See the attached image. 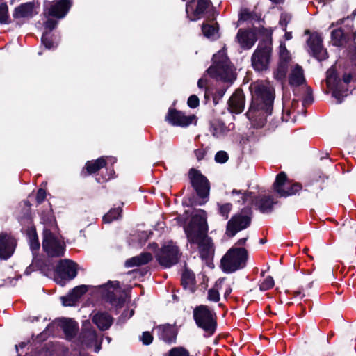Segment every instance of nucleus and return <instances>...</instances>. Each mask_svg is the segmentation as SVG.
Instances as JSON below:
<instances>
[{
    "label": "nucleus",
    "mask_w": 356,
    "mask_h": 356,
    "mask_svg": "<svg viewBox=\"0 0 356 356\" xmlns=\"http://www.w3.org/2000/svg\"><path fill=\"white\" fill-rule=\"evenodd\" d=\"M250 90L252 103L246 115L254 127H262L272 113L275 90L269 83L261 81L251 83Z\"/></svg>",
    "instance_id": "f257e3e1"
},
{
    "label": "nucleus",
    "mask_w": 356,
    "mask_h": 356,
    "mask_svg": "<svg viewBox=\"0 0 356 356\" xmlns=\"http://www.w3.org/2000/svg\"><path fill=\"white\" fill-rule=\"evenodd\" d=\"M184 230L191 248L193 245H197L202 258L209 257L213 254V244L211 239L207 236L208 226L205 211H196Z\"/></svg>",
    "instance_id": "f03ea898"
},
{
    "label": "nucleus",
    "mask_w": 356,
    "mask_h": 356,
    "mask_svg": "<svg viewBox=\"0 0 356 356\" xmlns=\"http://www.w3.org/2000/svg\"><path fill=\"white\" fill-rule=\"evenodd\" d=\"M207 72L210 76L229 85L236 79L234 67L224 49L213 56L212 65L207 69Z\"/></svg>",
    "instance_id": "7ed1b4c3"
},
{
    "label": "nucleus",
    "mask_w": 356,
    "mask_h": 356,
    "mask_svg": "<svg viewBox=\"0 0 356 356\" xmlns=\"http://www.w3.org/2000/svg\"><path fill=\"white\" fill-rule=\"evenodd\" d=\"M259 33L264 36V39L252 56V65L257 71H264L268 69L270 60L273 29L262 27Z\"/></svg>",
    "instance_id": "20e7f679"
},
{
    "label": "nucleus",
    "mask_w": 356,
    "mask_h": 356,
    "mask_svg": "<svg viewBox=\"0 0 356 356\" xmlns=\"http://www.w3.org/2000/svg\"><path fill=\"white\" fill-rule=\"evenodd\" d=\"M248 252L244 248L233 247L221 259V268L225 273H233L243 268L246 264Z\"/></svg>",
    "instance_id": "39448f33"
},
{
    "label": "nucleus",
    "mask_w": 356,
    "mask_h": 356,
    "mask_svg": "<svg viewBox=\"0 0 356 356\" xmlns=\"http://www.w3.org/2000/svg\"><path fill=\"white\" fill-rule=\"evenodd\" d=\"M214 316L215 314L206 305H200L193 311L195 323L204 330L205 337H211L216 331V322Z\"/></svg>",
    "instance_id": "423d86ee"
},
{
    "label": "nucleus",
    "mask_w": 356,
    "mask_h": 356,
    "mask_svg": "<svg viewBox=\"0 0 356 356\" xmlns=\"http://www.w3.org/2000/svg\"><path fill=\"white\" fill-rule=\"evenodd\" d=\"M181 255L177 245L172 241H168L156 252L155 257L161 266L170 268L178 262Z\"/></svg>",
    "instance_id": "0eeeda50"
},
{
    "label": "nucleus",
    "mask_w": 356,
    "mask_h": 356,
    "mask_svg": "<svg viewBox=\"0 0 356 356\" xmlns=\"http://www.w3.org/2000/svg\"><path fill=\"white\" fill-rule=\"evenodd\" d=\"M42 248L49 257H62L65 250L63 240L47 228L43 232Z\"/></svg>",
    "instance_id": "6e6552de"
},
{
    "label": "nucleus",
    "mask_w": 356,
    "mask_h": 356,
    "mask_svg": "<svg viewBox=\"0 0 356 356\" xmlns=\"http://www.w3.org/2000/svg\"><path fill=\"white\" fill-rule=\"evenodd\" d=\"M275 192L280 197H287L296 194L301 189V185L298 183L292 184L284 172H280L273 184Z\"/></svg>",
    "instance_id": "1a4fd4ad"
},
{
    "label": "nucleus",
    "mask_w": 356,
    "mask_h": 356,
    "mask_svg": "<svg viewBox=\"0 0 356 356\" xmlns=\"http://www.w3.org/2000/svg\"><path fill=\"white\" fill-rule=\"evenodd\" d=\"M210 9V0H193L186 4V12L189 20L196 21L203 17Z\"/></svg>",
    "instance_id": "9d476101"
},
{
    "label": "nucleus",
    "mask_w": 356,
    "mask_h": 356,
    "mask_svg": "<svg viewBox=\"0 0 356 356\" xmlns=\"http://www.w3.org/2000/svg\"><path fill=\"white\" fill-rule=\"evenodd\" d=\"M102 287L106 291L107 301L116 308L122 307L125 301V293L119 287V282H110Z\"/></svg>",
    "instance_id": "9b49d317"
},
{
    "label": "nucleus",
    "mask_w": 356,
    "mask_h": 356,
    "mask_svg": "<svg viewBox=\"0 0 356 356\" xmlns=\"http://www.w3.org/2000/svg\"><path fill=\"white\" fill-rule=\"evenodd\" d=\"M70 6L69 0L53 1L45 4L43 14L46 17L62 19L67 15Z\"/></svg>",
    "instance_id": "f8f14e48"
},
{
    "label": "nucleus",
    "mask_w": 356,
    "mask_h": 356,
    "mask_svg": "<svg viewBox=\"0 0 356 356\" xmlns=\"http://www.w3.org/2000/svg\"><path fill=\"white\" fill-rule=\"evenodd\" d=\"M189 177L193 187L197 195L202 198L208 197L209 194V183L207 179L199 171L191 169L189 171Z\"/></svg>",
    "instance_id": "ddd939ff"
},
{
    "label": "nucleus",
    "mask_w": 356,
    "mask_h": 356,
    "mask_svg": "<svg viewBox=\"0 0 356 356\" xmlns=\"http://www.w3.org/2000/svg\"><path fill=\"white\" fill-rule=\"evenodd\" d=\"M81 343L87 347L95 348L96 353L101 349V345L97 339L96 331L91 327L90 323L86 321L83 323L82 332L81 336Z\"/></svg>",
    "instance_id": "4468645a"
},
{
    "label": "nucleus",
    "mask_w": 356,
    "mask_h": 356,
    "mask_svg": "<svg viewBox=\"0 0 356 356\" xmlns=\"http://www.w3.org/2000/svg\"><path fill=\"white\" fill-rule=\"evenodd\" d=\"M250 218L242 213L235 215L227 222L226 234L229 237H233L236 234L249 226Z\"/></svg>",
    "instance_id": "2eb2a0df"
},
{
    "label": "nucleus",
    "mask_w": 356,
    "mask_h": 356,
    "mask_svg": "<svg viewBox=\"0 0 356 356\" xmlns=\"http://www.w3.org/2000/svg\"><path fill=\"white\" fill-rule=\"evenodd\" d=\"M40 4L36 1L21 3L17 6L13 13L15 19H29L38 13Z\"/></svg>",
    "instance_id": "dca6fc26"
},
{
    "label": "nucleus",
    "mask_w": 356,
    "mask_h": 356,
    "mask_svg": "<svg viewBox=\"0 0 356 356\" xmlns=\"http://www.w3.org/2000/svg\"><path fill=\"white\" fill-rule=\"evenodd\" d=\"M307 44L313 56L318 60H323L327 58V52L323 47L322 38L318 33H313L310 35Z\"/></svg>",
    "instance_id": "f3484780"
},
{
    "label": "nucleus",
    "mask_w": 356,
    "mask_h": 356,
    "mask_svg": "<svg viewBox=\"0 0 356 356\" xmlns=\"http://www.w3.org/2000/svg\"><path fill=\"white\" fill-rule=\"evenodd\" d=\"M194 115L186 116L182 112L169 109L165 120L173 126L187 127L192 124Z\"/></svg>",
    "instance_id": "a211bd4d"
},
{
    "label": "nucleus",
    "mask_w": 356,
    "mask_h": 356,
    "mask_svg": "<svg viewBox=\"0 0 356 356\" xmlns=\"http://www.w3.org/2000/svg\"><path fill=\"white\" fill-rule=\"evenodd\" d=\"M15 239L6 234H0V259L6 260L15 251Z\"/></svg>",
    "instance_id": "6ab92c4d"
},
{
    "label": "nucleus",
    "mask_w": 356,
    "mask_h": 356,
    "mask_svg": "<svg viewBox=\"0 0 356 356\" xmlns=\"http://www.w3.org/2000/svg\"><path fill=\"white\" fill-rule=\"evenodd\" d=\"M58 275L64 280H72L77 274V265L70 260L60 261L57 266Z\"/></svg>",
    "instance_id": "aec40b11"
},
{
    "label": "nucleus",
    "mask_w": 356,
    "mask_h": 356,
    "mask_svg": "<svg viewBox=\"0 0 356 356\" xmlns=\"http://www.w3.org/2000/svg\"><path fill=\"white\" fill-rule=\"evenodd\" d=\"M245 102V96L242 90H236L228 102L229 111L233 113H241L244 109Z\"/></svg>",
    "instance_id": "412c9836"
},
{
    "label": "nucleus",
    "mask_w": 356,
    "mask_h": 356,
    "mask_svg": "<svg viewBox=\"0 0 356 356\" xmlns=\"http://www.w3.org/2000/svg\"><path fill=\"white\" fill-rule=\"evenodd\" d=\"M237 40L243 49H250L257 41L256 33L252 31L239 29L236 35Z\"/></svg>",
    "instance_id": "4be33fe9"
},
{
    "label": "nucleus",
    "mask_w": 356,
    "mask_h": 356,
    "mask_svg": "<svg viewBox=\"0 0 356 356\" xmlns=\"http://www.w3.org/2000/svg\"><path fill=\"white\" fill-rule=\"evenodd\" d=\"M87 290V286L86 285H81L74 288L67 296L61 298L63 305L64 306H73Z\"/></svg>",
    "instance_id": "5701e85b"
},
{
    "label": "nucleus",
    "mask_w": 356,
    "mask_h": 356,
    "mask_svg": "<svg viewBox=\"0 0 356 356\" xmlns=\"http://www.w3.org/2000/svg\"><path fill=\"white\" fill-rule=\"evenodd\" d=\"M92 322L101 330H108L112 325L113 319L107 312H98L92 318Z\"/></svg>",
    "instance_id": "b1692460"
},
{
    "label": "nucleus",
    "mask_w": 356,
    "mask_h": 356,
    "mask_svg": "<svg viewBox=\"0 0 356 356\" xmlns=\"http://www.w3.org/2000/svg\"><path fill=\"white\" fill-rule=\"evenodd\" d=\"M203 35L211 40H217L220 37L218 31V25L217 22L212 19L210 21L204 22L202 26Z\"/></svg>",
    "instance_id": "393cba45"
},
{
    "label": "nucleus",
    "mask_w": 356,
    "mask_h": 356,
    "mask_svg": "<svg viewBox=\"0 0 356 356\" xmlns=\"http://www.w3.org/2000/svg\"><path fill=\"white\" fill-rule=\"evenodd\" d=\"M160 339L165 342H172L176 339L177 332L174 326L171 325H163L156 327Z\"/></svg>",
    "instance_id": "a878e982"
},
{
    "label": "nucleus",
    "mask_w": 356,
    "mask_h": 356,
    "mask_svg": "<svg viewBox=\"0 0 356 356\" xmlns=\"http://www.w3.org/2000/svg\"><path fill=\"white\" fill-rule=\"evenodd\" d=\"M275 203L271 196L261 195L255 200L256 207L263 213H270Z\"/></svg>",
    "instance_id": "bb28decb"
},
{
    "label": "nucleus",
    "mask_w": 356,
    "mask_h": 356,
    "mask_svg": "<svg viewBox=\"0 0 356 356\" xmlns=\"http://www.w3.org/2000/svg\"><path fill=\"white\" fill-rule=\"evenodd\" d=\"M304 72L301 66L296 65L291 68L289 76V84L292 86H298L305 82Z\"/></svg>",
    "instance_id": "cd10ccee"
},
{
    "label": "nucleus",
    "mask_w": 356,
    "mask_h": 356,
    "mask_svg": "<svg viewBox=\"0 0 356 356\" xmlns=\"http://www.w3.org/2000/svg\"><path fill=\"white\" fill-rule=\"evenodd\" d=\"M106 159L111 163H115L116 161V159L112 157H101L95 161H88L86 164L87 172L88 174L95 173L99 169L104 167L107 163Z\"/></svg>",
    "instance_id": "c85d7f7f"
},
{
    "label": "nucleus",
    "mask_w": 356,
    "mask_h": 356,
    "mask_svg": "<svg viewBox=\"0 0 356 356\" xmlns=\"http://www.w3.org/2000/svg\"><path fill=\"white\" fill-rule=\"evenodd\" d=\"M181 284L188 291L193 293L195 289V277L194 273L186 269L181 276Z\"/></svg>",
    "instance_id": "c756f323"
},
{
    "label": "nucleus",
    "mask_w": 356,
    "mask_h": 356,
    "mask_svg": "<svg viewBox=\"0 0 356 356\" xmlns=\"http://www.w3.org/2000/svg\"><path fill=\"white\" fill-rule=\"evenodd\" d=\"M152 256L150 253H142L138 256L134 257L131 259H127L125 262V266L127 268L138 266L140 265L147 264L149 261L152 260Z\"/></svg>",
    "instance_id": "7c9ffc66"
},
{
    "label": "nucleus",
    "mask_w": 356,
    "mask_h": 356,
    "mask_svg": "<svg viewBox=\"0 0 356 356\" xmlns=\"http://www.w3.org/2000/svg\"><path fill=\"white\" fill-rule=\"evenodd\" d=\"M229 129L220 121H213L211 123L210 131L216 138H220L226 135Z\"/></svg>",
    "instance_id": "2f4dec72"
},
{
    "label": "nucleus",
    "mask_w": 356,
    "mask_h": 356,
    "mask_svg": "<svg viewBox=\"0 0 356 356\" xmlns=\"http://www.w3.org/2000/svg\"><path fill=\"white\" fill-rule=\"evenodd\" d=\"M63 332L68 339H71L76 334L77 324L72 319H65L62 324Z\"/></svg>",
    "instance_id": "473e14b6"
},
{
    "label": "nucleus",
    "mask_w": 356,
    "mask_h": 356,
    "mask_svg": "<svg viewBox=\"0 0 356 356\" xmlns=\"http://www.w3.org/2000/svg\"><path fill=\"white\" fill-rule=\"evenodd\" d=\"M29 245L31 250L34 252L40 248V243L38 242L36 230L35 228H29L27 232Z\"/></svg>",
    "instance_id": "72a5a7b5"
},
{
    "label": "nucleus",
    "mask_w": 356,
    "mask_h": 356,
    "mask_svg": "<svg viewBox=\"0 0 356 356\" xmlns=\"http://www.w3.org/2000/svg\"><path fill=\"white\" fill-rule=\"evenodd\" d=\"M223 282L222 280H218L213 288L208 291V300L213 302H218L220 300L219 290L221 289V285Z\"/></svg>",
    "instance_id": "f704fd0d"
},
{
    "label": "nucleus",
    "mask_w": 356,
    "mask_h": 356,
    "mask_svg": "<svg viewBox=\"0 0 356 356\" xmlns=\"http://www.w3.org/2000/svg\"><path fill=\"white\" fill-rule=\"evenodd\" d=\"M333 45L340 47L345 43V37L341 29L334 30L331 33Z\"/></svg>",
    "instance_id": "c9c22d12"
},
{
    "label": "nucleus",
    "mask_w": 356,
    "mask_h": 356,
    "mask_svg": "<svg viewBox=\"0 0 356 356\" xmlns=\"http://www.w3.org/2000/svg\"><path fill=\"white\" fill-rule=\"evenodd\" d=\"M122 209L118 207L111 209L103 217V222L105 223H110L114 220L118 219L121 216Z\"/></svg>",
    "instance_id": "e433bc0d"
},
{
    "label": "nucleus",
    "mask_w": 356,
    "mask_h": 356,
    "mask_svg": "<svg viewBox=\"0 0 356 356\" xmlns=\"http://www.w3.org/2000/svg\"><path fill=\"white\" fill-rule=\"evenodd\" d=\"M287 69L288 64L284 63L283 61L279 62L276 71L274 72L275 78L280 81L284 79L286 77Z\"/></svg>",
    "instance_id": "4c0bfd02"
},
{
    "label": "nucleus",
    "mask_w": 356,
    "mask_h": 356,
    "mask_svg": "<svg viewBox=\"0 0 356 356\" xmlns=\"http://www.w3.org/2000/svg\"><path fill=\"white\" fill-rule=\"evenodd\" d=\"M8 23V6L6 3H3L0 5V24H6Z\"/></svg>",
    "instance_id": "58836bf2"
},
{
    "label": "nucleus",
    "mask_w": 356,
    "mask_h": 356,
    "mask_svg": "<svg viewBox=\"0 0 356 356\" xmlns=\"http://www.w3.org/2000/svg\"><path fill=\"white\" fill-rule=\"evenodd\" d=\"M279 55L280 62L283 61L284 63L288 64L289 61L291 59V56L289 51L286 49L284 43L282 42H280V45Z\"/></svg>",
    "instance_id": "ea45409f"
},
{
    "label": "nucleus",
    "mask_w": 356,
    "mask_h": 356,
    "mask_svg": "<svg viewBox=\"0 0 356 356\" xmlns=\"http://www.w3.org/2000/svg\"><path fill=\"white\" fill-rule=\"evenodd\" d=\"M168 356H190L189 352L183 347H175L172 348L169 353Z\"/></svg>",
    "instance_id": "a19ab883"
},
{
    "label": "nucleus",
    "mask_w": 356,
    "mask_h": 356,
    "mask_svg": "<svg viewBox=\"0 0 356 356\" xmlns=\"http://www.w3.org/2000/svg\"><path fill=\"white\" fill-rule=\"evenodd\" d=\"M274 280L272 277L268 276L259 284L261 291H267L273 288L274 286Z\"/></svg>",
    "instance_id": "79ce46f5"
},
{
    "label": "nucleus",
    "mask_w": 356,
    "mask_h": 356,
    "mask_svg": "<svg viewBox=\"0 0 356 356\" xmlns=\"http://www.w3.org/2000/svg\"><path fill=\"white\" fill-rule=\"evenodd\" d=\"M42 43L44 45L47 49H53L57 46V44H55L51 38L49 33H44L42 36Z\"/></svg>",
    "instance_id": "37998d69"
},
{
    "label": "nucleus",
    "mask_w": 356,
    "mask_h": 356,
    "mask_svg": "<svg viewBox=\"0 0 356 356\" xmlns=\"http://www.w3.org/2000/svg\"><path fill=\"white\" fill-rule=\"evenodd\" d=\"M228 159V154L225 151H219L215 155V161L219 163H225Z\"/></svg>",
    "instance_id": "c03bdc74"
},
{
    "label": "nucleus",
    "mask_w": 356,
    "mask_h": 356,
    "mask_svg": "<svg viewBox=\"0 0 356 356\" xmlns=\"http://www.w3.org/2000/svg\"><path fill=\"white\" fill-rule=\"evenodd\" d=\"M291 20V16L286 13H282L280 16L279 24L282 28L283 31H286V26Z\"/></svg>",
    "instance_id": "a18cd8bd"
},
{
    "label": "nucleus",
    "mask_w": 356,
    "mask_h": 356,
    "mask_svg": "<svg viewBox=\"0 0 356 356\" xmlns=\"http://www.w3.org/2000/svg\"><path fill=\"white\" fill-rule=\"evenodd\" d=\"M231 209H232V204L229 203H226V204L219 206L220 213L225 218H228V215H229V213L230 212Z\"/></svg>",
    "instance_id": "49530a36"
},
{
    "label": "nucleus",
    "mask_w": 356,
    "mask_h": 356,
    "mask_svg": "<svg viewBox=\"0 0 356 356\" xmlns=\"http://www.w3.org/2000/svg\"><path fill=\"white\" fill-rule=\"evenodd\" d=\"M140 340L144 345H149L153 341V337L149 332H143Z\"/></svg>",
    "instance_id": "de8ad7c7"
},
{
    "label": "nucleus",
    "mask_w": 356,
    "mask_h": 356,
    "mask_svg": "<svg viewBox=\"0 0 356 356\" xmlns=\"http://www.w3.org/2000/svg\"><path fill=\"white\" fill-rule=\"evenodd\" d=\"M188 105L192 108H195L199 105V99L195 95H192L188 99Z\"/></svg>",
    "instance_id": "09e8293b"
},
{
    "label": "nucleus",
    "mask_w": 356,
    "mask_h": 356,
    "mask_svg": "<svg viewBox=\"0 0 356 356\" xmlns=\"http://www.w3.org/2000/svg\"><path fill=\"white\" fill-rule=\"evenodd\" d=\"M47 18L48 19L44 22V27L51 31V30H53L54 29H55L56 27L58 22L55 19H50L49 17H47Z\"/></svg>",
    "instance_id": "8fccbe9b"
},
{
    "label": "nucleus",
    "mask_w": 356,
    "mask_h": 356,
    "mask_svg": "<svg viewBox=\"0 0 356 356\" xmlns=\"http://www.w3.org/2000/svg\"><path fill=\"white\" fill-rule=\"evenodd\" d=\"M46 197V192L44 189H39L36 195V200L38 203H41Z\"/></svg>",
    "instance_id": "3c124183"
},
{
    "label": "nucleus",
    "mask_w": 356,
    "mask_h": 356,
    "mask_svg": "<svg viewBox=\"0 0 356 356\" xmlns=\"http://www.w3.org/2000/svg\"><path fill=\"white\" fill-rule=\"evenodd\" d=\"M243 203L244 204H250L253 201V197L252 196L251 193H245L243 194L242 197Z\"/></svg>",
    "instance_id": "603ef678"
},
{
    "label": "nucleus",
    "mask_w": 356,
    "mask_h": 356,
    "mask_svg": "<svg viewBox=\"0 0 356 356\" xmlns=\"http://www.w3.org/2000/svg\"><path fill=\"white\" fill-rule=\"evenodd\" d=\"M335 79L334 71L332 69L329 70L327 72V83L330 86L333 80Z\"/></svg>",
    "instance_id": "864d4df0"
},
{
    "label": "nucleus",
    "mask_w": 356,
    "mask_h": 356,
    "mask_svg": "<svg viewBox=\"0 0 356 356\" xmlns=\"http://www.w3.org/2000/svg\"><path fill=\"white\" fill-rule=\"evenodd\" d=\"M251 17V13L246 9L241 11L240 14V19L248 20Z\"/></svg>",
    "instance_id": "5fc2aeb1"
},
{
    "label": "nucleus",
    "mask_w": 356,
    "mask_h": 356,
    "mask_svg": "<svg viewBox=\"0 0 356 356\" xmlns=\"http://www.w3.org/2000/svg\"><path fill=\"white\" fill-rule=\"evenodd\" d=\"M312 102V93L310 92V90L308 89V90H307V95L304 99L302 104H303V105H305V104H311Z\"/></svg>",
    "instance_id": "6e6d98bb"
},
{
    "label": "nucleus",
    "mask_w": 356,
    "mask_h": 356,
    "mask_svg": "<svg viewBox=\"0 0 356 356\" xmlns=\"http://www.w3.org/2000/svg\"><path fill=\"white\" fill-rule=\"evenodd\" d=\"M195 154L197 159L200 161L204 158L205 155V151L204 149H199L195 151Z\"/></svg>",
    "instance_id": "4d7b16f0"
},
{
    "label": "nucleus",
    "mask_w": 356,
    "mask_h": 356,
    "mask_svg": "<svg viewBox=\"0 0 356 356\" xmlns=\"http://www.w3.org/2000/svg\"><path fill=\"white\" fill-rule=\"evenodd\" d=\"M206 85V80L204 79H200L197 82V86L200 88H203Z\"/></svg>",
    "instance_id": "13d9d810"
},
{
    "label": "nucleus",
    "mask_w": 356,
    "mask_h": 356,
    "mask_svg": "<svg viewBox=\"0 0 356 356\" xmlns=\"http://www.w3.org/2000/svg\"><path fill=\"white\" fill-rule=\"evenodd\" d=\"M297 103L298 102L296 101H295V100L293 101V102H292L293 111H289L287 108L284 107V111H287L288 115H289L291 113V112H292L293 113H295V106Z\"/></svg>",
    "instance_id": "bf43d9fd"
},
{
    "label": "nucleus",
    "mask_w": 356,
    "mask_h": 356,
    "mask_svg": "<svg viewBox=\"0 0 356 356\" xmlns=\"http://www.w3.org/2000/svg\"><path fill=\"white\" fill-rule=\"evenodd\" d=\"M246 241L247 238H242L237 241L236 245H243L245 243Z\"/></svg>",
    "instance_id": "052dcab7"
},
{
    "label": "nucleus",
    "mask_w": 356,
    "mask_h": 356,
    "mask_svg": "<svg viewBox=\"0 0 356 356\" xmlns=\"http://www.w3.org/2000/svg\"><path fill=\"white\" fill-rule=\"evenodd\" d=\"M292 38V33L291 32H286L284 35V39L286 40H289Z\"/></svg>",
    "instance_id": "680f3d73"
},
{
    "label": "nucleus",
    "mask_w": 356,
    "mask_h": 356,
    "mask_svg": "<svg viewBox=\"0 0 356 356\" xmlns=\"http://www.w3.org/2000/svg\"><path fill=\"white\" fill-rule=\"evenodd\" d=\"M350 80H351V76L350 75H348V76L344 77V81L346 83H349L350 81Z\"/></svg>",
    "instance_id": "e2e57ef3"
},
{
    "label": "nucleus",
    "mask_w": 356,
    "mask_h": 356,
    "mask_svg": "<svg viewBox=\"0 0 356 356\" xmlns=\"http://www.w3.org/2000/svg\"><path fill=\"white\" fill-rule=\"evenodd\" d=\"M231 291H232L231 288H229V287L227 288L226 291H225V297L228 296L230 294Z\"/></svg>",
    "instance_id": "0e129e2a"
},
{
    "label": "nucleus",
    "mask_w": 356,
    "mask_h": 356,
    "mask_svg": "<svg viewBox=\"0 0 356 356\" xmlns=\"http://www.w3.org/2000/svg\"><path fill=\"white\" fill-rule=\"evenodd\" d=\"M232 193V194H241V191H237V190H233Z\"/></svg>",
    "instance_id": "69168bd1"
},
{
    "label": "nucleus",
    "mask_w": 356,
    "mask_h": 356,
    "mask_svg": "<svg viewBox=\"0 0 356 356\" xmlns=\"http://www.w3.org/2000/svg\"><path fill=\"white\" fill-rule=\"evenodd\" d=\"M134 314V310H131L130 312H129V315L128 316V318H130L131 316H132Z\"/></svg>",
    "instance_id": "338daca9"
},
{
    "label": "nucleus",
    "mask_w": 356,
    "mask_h": 356,
    "mask_svg": "<svg viewBox=\"0 0 356 356\" xmlns=\"http://www.w3.org/2000/svg\"><path fill=\"white\" fill-rule=\"evenodd\" d=\"M24 346H25V343H20V344H19V346H20L21 348H23Z\"/></svg>",
    "instance_id": "774afa93"
}]
</instances>
